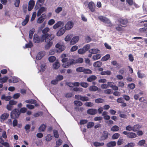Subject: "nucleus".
I'll list each match as a JSON object with an SVG mask.
<instances>
[{
  "instance_id": "obj_44",
  "label": "nucleus",
  "mask_w": 147,
  "mask_h": 147,
  "mask_svg": "<svg viewBox=\"0 0 147 147\" xmlns=\"http://www.w3.org/2000/svg\"><path fill=\"white\" fill-rule=\"evenodd\" d=\"M120 136V134L118 133H115L112 136V138L113 139H117Z\"/></svg>"
},
{
  "instance_id": "obj_34",
  "label": "nucleus",
  "mask_w": 147,
  "mask_h": 147,
  "mask_svg": "<svg viewBox=\"0 0 147 147\" xmlns=\"http://www.w3.org/2000/svg\"><path fill=\"white\" fill-rule=\"evenodd\" d=\"M119 127L116 125H115L113 126L111 129V130L113 132L117 131L119 130Z\"/></svg>"
},
{
  "instance_id": "obj_12",
  "label": "nucleus",
  "mask_w": 147,
  "mask_h": 147,
  "mask_svg": "<svg viewBox=\"0 0 147 147\" xmlns=\"http://www.w3.org/2000/svg\"><path fill=\"white\" fill-rule=\"evenodd\" d=\"M74 23L71 21L68 22L65 26V28L66 30L71 29L73 26Z\"/></svg>"
},
{
  "instance_id": "obj_4",
  "label": "nucleus",
  "mask_w": 147,
  "mask_h": 147,
  "mask_svg": "<svg viewBox=\"0 0 147 147\" xmlns=\"http://www.w3.org/2000/svg\"><path fill=\"white\" fill-rule=\"evenodd\" d=\"M20 114L19 110L18 109H15L11 112V118L13 119L18 118Z\"/></svg>"
},
{
  "instance_id": "obj_47",
  "label": "nucleus",
  "mask_w": 147,
  "mask_h": 147,
  "mask_svg": "<svg viewBox=\"0 0 147 147\" xmlns=\"http://www.w3.org/2000/svg\"><path fill=\"white\" fill-rule=\"evenodd\" d=\"M52 137L53 136L50 134H48L46 136V140L47 141H50L52 140Z\"/></svg>"
},
{
  "instance_id": "obj_59",
  "label": "nucleus",
  "mask_w": 147,
  "mask_h": 147,
  "mask_svg": "<svg viewBox=\"0 0 147 147\" xmlns=\"http://www.w3.org/2000/svg\"><path fill=\"white\" fill-rule=\"evenodd\" d=\"M33 45L31 42H30L29 43L25 45V48H31L32 47Z\"/></svg>"
},
{
  "instance_id": "obj_30",
  "label": "nucleus",
  "mask_w": 147,
  "mask_h": 147,
  "mask_svg": "<svg viewBox=\"0 0 147 147\" xmlns=\"http://www.w3.org/2000/svg\"><path fill=\"white\" fill-rule=\"evenodd\" d=\"M98 88L96 86H90L89 88V90L91 91H95L98 90Z\"/></svg>"
},
{
  "instance_id": "obj_57",
  "label": "nucleus",
  "mask_w": 147,
  "mask_h": 147,
  "mask_svg": "<svg viewBox=\"0 0 147 147\" xmlns=\"http://www.w3.org/2000/svg\"><path fill=\"white\" fill-rule=\"evenodd\" d=\"M78 46L75 45L72 47L70 51L71 52L74 51L78 49Z\"/></svg>"
},
{
  "instance_id": "obj_26",
  "label": "nucleus",
  "mask_w": 147,
  "mask_h": 147,
  "mask_svg": "<svg viewBox=\"0 0 147 147\" xmlns=\"http://www.w3.org/2000/svg\"><path fill=\"white\" fill-rule=\"evenodd\" d=\"M12 97L9 96H5V94H3L2 95L1 99L2 100H5L6 101H9L11 98Z\"/></svg>"
},
{
  "instance_id": "obj_8",
  "label": "nucleus",
  "mask_w": 147,
  "mask_h": 147,
  "mask_svg": "<svg viewBox=\"0 0 147 147\" xmlns=\"http://www.w3.org/2000/svg\"><path fill=\"white\" fill-rule=\"evenodd\" d=\"M75 98L76 99L80 100L83 102L88 101L89 100V98L88 97L80 95H76Z\"/></svg>"
},
{
  "instance_id": "obj_7",
  "label": "nucleus",
  "mask_w": 147,
  "mask_h": 147,
  "mask_svg": "<svg viewBox=\"0 0 147 147\" xmlns=\"http://www.w3.org/2000/svg\"><path fill=\"white\" fill-rule=\"evenodd\" d=\"M98 19L101 21L108 24L111 25L112 24L110 20L107 18L103 16H99L98 17Z\"/></svg>"
},
{
  "instance_id": "obj_61",
  "label": "nucleus",
  "mask_w": 147,
  "mask_h": 147,
  "mask_svg": "<svg viewBox=\"0 0 147 147\" xmlns=\"http://www.w3.org/2000/svg\"><path fill=\"white\" fill-rule=\"evenodd\" d=\"M62 10V8L61 7H58L55 10V12L57 13H59Z\"/></svg>"
},
{
  "instance_id": "obj_19",
  "label": "nucleus",
  "mask_w": 147,
  "mask_h": 147,
  "mask_svg": "<svg viewBox=\"0 0 147 147\" xmlns=\"http://www.w3.org/2000/svg\"><path fill=\"white\" fill-rule=\"evenodd\" d=\"M63 22H62L59 21L57 22V23L55 24L53 26V27L54 29H56L57 28L60 27L61 26H63Z\"/></svg>"
},
{
  "instance_id": "obj_40",
  "label": "nucleus",
  "mask_w": 147,
  "mask_h": 147,
  "mask_svg": "<svg viewBox=\"0 0 147 147\" xmlns=\"http://www.w3.org/2000/svg\"><path fill=\"white\" fill-rule=\"evenodd\" d=\"M101 57V56L100 54H96L94 55L92 57V59L94 61L99 59Z\"/></svg>"
},
{
  "instance_id": "obj_37",
  "label": "nucleus",
  "mask_w": 147,
  "mask_h": 147,
  "mask_svg": "<svg viewBox=\"0 0 147 147\" xmlns=\"http://www.w3.org/2000/svg\"><path fill=\"white\" fill-rule=\"evenodd\" d=\"M110 58V55L109 54H107L102 58L101 60L102 61H106L108 60Z\"/></svg>"
},
{
  "instance_id": "obj_1",
  "label": "nucleus",
  "mask_w": 147,
  "mask_h": 147,
  "mask_svg": "<svg viewBox=\"0 0 147 147\" xmlns=\"http://www.w3.org/2000/svg\"><path fill=\"white\" fill-rule=\"evenodd\" d=\"M83 62V59L82 58H78L76 60L73 59H69L68 61L65 63H63L62 66L63 67L66 68L69 67L70 65L78 63H81Z\"/></svg>"
},
{
  "instance_id": "obj_31",
  "label": "nucleus",
  "mask_w": 147,
  "mask_h": 147,
  "mask_svg": "<svg viewBox=\"0 0 147 147\" xmlns=\"http://www.w3.org/2000/svg\"><path fill=\"white\" fill-rule=\"evenodd\" d=\"M137 137V135L136 134L133 132H129L127 137L130 138H136Z\"/></svg>"
},
{
  "instance_id": "obj_36",
  "label": "nucleus",
  "mask_w": 147,
  "mask_h": 147,
  "mask_svg": "<svg viewBox=\"0 0 147 147\" xmlns=\"http://www.w3.org/2000/svg\"><path fill=\"white\" fill-rule=\"evenodd\" d=\"M133 131L134 132H136L140 128V127L139 124H136L133 127Z\"/></svg>"
},
{
  "instance_id": "obj_27",
  "label": "nucleus",
  "mask_w": 147,
  "mask_h": 147,
  "mask_svg": "<svg viewBox=\"0 0 147 147\" xmlns=\"http://www.w3.org/2000/svg\"><path fill=\"white\" fill-rule=\"evenodd\" d=\"M89 52L91 54H95L97 53H100V51L97 49H93L89 50Z\"/></svg>"
},
{
  "instance_id": "obj_60",
  "label": "nucleus",
  "mask_w": 147,
  "mask_h": 147,
  "mask_svg": "<svg viewBox=\"0 0 147 147\" xmlns=\"http://www.w3.org/2000/svg\"><path fill=\"white\" fill-rule=\"evenodd\" d=\"M53 132L54 137L56 138H58L59 137V136L57 131L56 130H54Z\"/></svg>"
},
{
  "instance_id": "obj_6",
  "label": "nucleus",
  "mask_w": 147,
  "mask_h": 147,
  "mask_svg": "<svg viewBox=\"0 0 147 147\" xmlns=\"http://www.w3.org/2000/svg\"><path fill=\"white\" fill-rule=\"evenodd\" d=\"M55 47L58 49L57 51L59 52H61L64 51L65 48V46L63 43L60 42L57 43L55 45Z\"/></svg>"
},
{
  "instance_id": "obj_22",
  "label": "nucleus",
  "mask_w": 147,
  "mask_h": 147,
  "mask_svg": "<svg viewBox=\"0 0 147 147\" xmlns=\"http://www.w3.org/2000/svg\"><path fill=\"white\" fill-rule=\"evenodd\" d=\"M66 29L63 27L61 28L57 33V35L58 36H60L62 35L65 33Z\"/></svg>"
},
{
  "instance_id": "obj_10",
  "label": "nucleus",
  "mask_w": 147,
  "mask_h": 147,
  "mask_svg": "<svg viewBox=\"0 0 147 147\" xmlns=\"http://www.w3.org/2000/svg\"><path fill=\"white\" fill-rule=\"evenodd\" d=\"M33 41L34 42L36 43H38L40 42H42L43 41H42V36L40 38L36 34H35L34 35V38Z\"/></svg>"
},
{
  "instance_id": "obj_39",
  "label": "nucleus",
  "mask_w": 147,
  "mask_h": 147,
  "mask_svg": "<svg viewBox=\"0 0 147 147\" xmlns=\"http://www.w3.org/2000/svg\"><path fill=\"white\" fill-rule=\"evenodd\" d=\"M94 145L96 147L104 145L103 142L100 143L97 142H95L93 143Z\"/></svg>"
},
{
  "instance_id": "obj_3",
  "label": "nucleus",
  "mask_w": 147,
  "mask_h": 147,
  "mask_svg": "<svg viewBox=\"0 0 147 147\" xmlns=\"http://www.w3.org/2000/svg\"><path fill=\"white\" fill-rule=\"evenodd\" d=\"M54 37V35H51V36L50 37L47 38V41L46 40V39H47L46 38V39H45V42L47 43L45 45V48L46 49H49L52 45L53 44V42L51 41V40L53 39Z\"/></svg>"
},
{
  "instance_id": "obj_5",
  "label": "nucleus",
  "mask_w": 147,
  "mask_h": 147,
  "mask_svg": "<svg viewBox=\"0 0 147 147\" xmlns=\"http://www.w3.org/2000/svg\"><path fill=\"white\" fill-rule=\"evenodd\" d=\"M90 45L87 44L85 45L82 49H80L78 50V52L80 54H83L88 50L90 47Z\"/></svg>"
},
{
  "instance_id": "obj_32",
  "label": "nucleus",
  "mask_w": 147,
  "mask_h": 147,
  "mask_svg": "<svg viewBox=\"0 0 147 147\" xmlns=\"http://www.w3.org/2000/svg\"><path fill=\"white\" fill-rule=\"evenodd\" d=\"M60 66V64L58 61H56L53 65V68L55 69L58 68Z\"/></svg>"
},
{
  "instance_id": "obj_64",
  "label": "nucleus",
  "mask_w": 147,
  "mask_h": 147,
  "mask_svg": "<svg viewBox=\"0 0 147 147\" xmlns=\"http://www.w3.org/2000/svg\"><path fill=\"white\" fill-rule=\"evenodd\" d=\"M133 128L130 125H128L126 127V130L128 131H133Z\"/></svg>"
},
{
  "instance_id": "obj_17",
  "label": "nucleus",
  "mask_w": 147,
  "mask_h": 147,
  "mask_svg": "<svg viewBox=\"0 0 147 147\" xmlns=\"http://www.w3.org/2000/svg\"><path fill=\"white\" fill-rule=\"evenodd\" d=\"M79 39V37L78 36H76L73 38L71 40L70 44L71 45H73L77 42Z\"/></svg>"
},
{
  "instance_id": "obj_35",
  "label": "nucleus",
  "mask_w": 147,
  "mask_h": 147,
  "mask_svg": "<svg viewBox=\"0 0 147 147\" xmlns=\"http://www.w3.org/2000/svg\"><path fill=\"white\" fill-rule=\"evenodd\" d=\"M46 126L44 124H42L39 127L38 129L40 132L44 131L46 129Z\"/></svg>"
},
{
  "instance_id": "obj_54",
  "label": "nucleus",
  "mask_w": 147,
  "mask_h": 147,
  "mask_svg": "<svg viewBox=\"0 0 147 147\" xmlns=\"http://www.w3.org/2000/svg\"><path fill=\"white\" fill-rule=\"evenodd\" d=\"M135 146V144L133 142L128 143V144L124 146V147H133Z\"/></svg>"
},
{
  "instance_id": "obj_21",
  "label": "nucleus",
  "mask_w": 147,
  "mask_h": 147,
  "mask_svg": "<svg viewBox=\"0 0 147 147\" xmlns=\"http://www.w3.org/2000/svg\"><path fill=\"white\" fill-rule=\"evenodd\" d=\"M87 113L90 115H94L97 113V110L95 109H88L87 111Z\"/></svg>"
},
{
  "instance_id": "obj_25",
  "label": "nucleus",
  "mask_w": 147,
  "mask_h": 147,
  "mask_svg": "<svg viewBox=\"0 0 147 147\" xmlns=\"http://www.w3.org/2000/svg\"><path fill=\"white\" fill-rule=\"evenodd\" d=\"M29 16L28 15H26L25 19L22 22V25L23 26L26 25L27 24L29 20Z\"/></svg>"
},
{
  "instance_id": "obj_20",
  "label": "nucleus",
  "mask_w": 147,
  "mask_h": 147,
  "mask_svg": "<svg viewBox=\"0 0 147 147\" xmlns=\"http://www.w3.org/2000/svg\"><path fill=\"white\" fill-rule=\"evenodd\" d=\"M108 133L106 131H104L103 132L102 135L100 137V139L101 140H105L108 138Z\"/></svg>"
},
{
  "instance_id": "obj_33",
  "label": "nucleus",
  "mask_w": 147,
  "mask_h": 147,
  "mask_svg": "<svg viewBox=\"0 0 147 147\" xmlns=\"http://www.w3.org/2000/svg\"><path fill=\"white\" fill-rule=\"evenodd\" d=\"M102 65V62L99 61L95 62L93 64V66L95 67H100Z\"/></svg>"
},
{
  "instance_id": "obj_23",
  "label": "nucleus",
  "mask_w": 147,
  "mask_h": 147,
  "mask_svg": "<svg viewBox=\"0 0 147 147\" xmlns=\"http://www.w3.org/2000/svg\"><path fill=\"white\" fill-rule=\"evenodd\" d=\"M47 9L45 7H42L39 9L37 13V16H40L42 13L43 12L46 11Z\"/></svg>"
},
{
  "instance_id": "obj_41",
  "label": "nucleus",
  "mask_w": 147,
  "mask_h": 147,
  "mask_svg": "<svg viewBox=\"0 0 147 147\" xmlns=\"http://www.w3.org/2000/svg\"><path fill=\"white\" fill-rule=\"evenodd\" d=\"M75 105L78 106H81L83 105L82 103L79 100H75L74 102Z\"/></svg>"
},
{
  "instance_id": "obj_38",
  "label": "nucleus",
  "mask_w": 147,
  "mask_h": 147,
  "mask_svg": "<svg viewBox=\"0 0 147 147\" xmlns=\"http://www.w3.org/2000/svg\"><path fill=\"white\" fill-rule=\"evenodd\" d=\"M35 31V29L34 28H32L29 31V38L30 39H32V37L33 34L34 33Z\"/></svg>"
},
{
  "instance_id": "obj_56",
  "label": "nucleus",
  "mask_w": 147,
  "mask_h": 147,
  "mask_svg": "<svg viewBox=\"0 0 147 147\" xmlns=\"http://www.w3.org/2000/svg\"><path fill=\"white\" fill-rule=\"evenodd\" d=\"M145 140H140L138 142V144L140 146H142L145 143Z\"/></svg>"
},
{
  "instance_id": "obj_45",
  "label": "nucleus",
  "mask_w": 147,
  "mask_h": 147,
  "mask_svg": "<svg viewBox=\"0 0 147 147\" xmlns=\"http://www.w3.org/2000/svg\"><path fill=\"white\" fill-rule=\"evenodd\" d=\"M45 19V18H43L40 17L38 19L37 22L38 24H41L43 22Z\"/></svg>"
},
{
  "instance_id": "obj_63",
  "label": "nucleus",
  "mask_w": 147,
  "mask_h": 147,
  "mask_svg": "<svg viewBox=\"0 0 147 147\" xmlns=\"http://www.w3.org/2000/svg\"><path fill=\"white\" fill-rule=\"evenodd\" d=\"M85 39L86 42L87 43L89 42L91 40V39L89 36H85Z\"/></svg>"
},
{
  "instance_id": "obj_52",
  "label": "nucleus",
  "mask_w": 147,
  "mask_h": 147,
  "mask_svg": "<svg viewBox=\"0 0 147 147\" xmlns=\"http://www.w3.org/2000/svg\"><path fill=\"white\" fill-rule=\"evenodd\" d=\"M55 23V20L53 19L50 20L48 22V24L51 26L53 24Z\"/></svg>"
},
{
  "instance_id": "obj_50",
  "label": "nucleus",
  "mask_w": 147,
  "mask_h": 147,
  "mask_svg": "<svg viewBox=\"0 0 147 147\" xmlns=\"http://www.w3.org/2000/svg\"><path fill=\"white\" fill-rule=\"evenodd\" d=\"M80 85L82 87L84 88H86L88 87V84L87 82H81L80 83Z\"/></svg>"
},
{
  "instance_id": "obj_48",
  "label": "nucleus",
  "mask_w": 147,
  "mask_h": 147,
  "mask_svg": "<svg viewBox=\"0 0 147 147\" xmlns=\"http://www.w3.org/2000/svg\"><path fill=\"white\" fill-rule=\"evenodd\" d=\"M56 58L54 56H51L49 57L48 59L49 62H54L56 60Z\"/></svg>"
},
{
  "instance_id": "obj_62",
  "label": "nucleus",
  "mask_w": 147,
  "mask_h": 147,
  "mask_svg": "<svg viewBox=\"0 0 147 147\" xmlns=\"http://www.w3.org/2000/svg\"><path fill=\"white\" fill-rule=\"evenodd\" d=\"M63 77L62 75H58L57 76L56 79L58 81H61L63 79Z\"/></svg>"
},
{
  "instance_id": "obj_55",
  "label": "nucleus",
  "mask_w": 147,
  "mask_h": 147,
  "mask_svg": "<svg viewBox=\"0 0 147 147\" xmlns=\"http://www.w3.org/2000/svg\"><path fill=\"white\" fill-rule=\"evenodd\" d=\"M95 101L96 103H102L104 101V100L101 98H98L96 99Z\"/></svg>"
},
{
  "instance_id": "obj_9",
  "label": "nucleus",
  "mask_w": 147,
  "mask_h": 147,
  "mask_svg": "<svg viewBox=\"0 0 147 147\" xmlns=\"http://www.w3.org/2000/svg\"><path fill=\"white\" fill-rule=\"evenodd\" d=\"M88 6L89 9L92 12H93L95 11L96 5L92 1L90 2L88 4Z\"/></svg>"
},
{
  "instance_id": "obj_53",
  "label": "nucleus",
  "mask_w": 147,
  "mask_h": 147,
  "mask_svg": "<svg viewBox=\"0 0 147 147\" xmlns=\"http://www.w3.org/2000/svg\"><path fill=\"white\" fill-rule=\"evenodd\" d=\"M84 68L83 67H80L77 68L76 69V71L77 72H84Z\"/></svg>"
},
{
  "instance_id": "obj_42",
  "label": "nucleus",
  "mask_w": 147,
  "mask_h": 147,
  "mask_svg": "<svg viewBox=\"0 0 147 147\" xmlns=\"http://www.w3.org/2000/svg\"><path fill=\"white\" fill-rule=\"evenodd\" d=\"M111 72L109 70H107V71H102L101 73L100 74L101 75H109L111 74Z\"/></svg>"
},
{
  "instance_id": "obj_58",
  "label": "nucleus",
  "mask_w": 147,
  "mask_h": 147,
  "mask_svg": "<svg viewBox=\"0 0 147 147\" xmlns=\"http://www.w3.org/2000/svg\"><path fill=\"white\" fill-rule=\"evenodd\" d=\"M104 93L107 94H111L112 93V90L110 89H107L104 90Z\"/></svg>"
},
{
  "instance_id": "obj_29",
  "label": "nucleus",
  "mask_w": 147,
  "mask_h": 147,
  "mask_svg": "<svg viewBox=\"0 0 147 147\" xmlns=\"http://www.w3.org/2000/svg\"><path fill=\"white\" fill-rule=\"evenodd\" d=\"M116 142L115 141H111L107 144V147H114L116 146Z\"/></svg>"
},
{
  "instance_id": "obj_15",
  "label": "nucleus",
  "mask_w": 147,
  "mask_h": 147,
  "mask_svg": "<svg viewBox=\"0 0 147 147\" xmlns=\"http://www.w3.org/2000/svg\"><path fill=\"white\" fill-rule=\"evenodd\" d=\"M35 4V2L33 0H30L28 3V10L31 11L33 8Z\"/></svg>"
},
{
  "instance_id": "obj_11",
  "label": "nucleus",
  "mask_w": 147,
  "mask_h": 147,
  "mask_svg": "<svg viewBox=\"0 0 147 147\" xmlns=\"http://www.w3.org/2000/svg\"><path fill=\"white\" fill-rule=\"evenodd\" d=\"M118 22L121 26L125 27L126 26L128 20L126 19L121 18L118 20Z\"/></svg>"
},
{
  "instance_id": "obj_51",
  "label": "nucleus",
  "mask_w": 147,
  "mask_h": 147,
  "mask_svg": "<svg viewBox=\"0 0 147 147\" xmlns=\"http://www.w3.org/2000/svg\"><path fill=\"white\" fill-rule=\"evenodd\" d=\"M138 77L140 78H142L145 76V75L144 74H141L140 72V71H138L137 72Z\"/></svg>"
},
{
  "instance_id": "obj_24",
  "label": "nucleus",
  "mask_w": 147,
  "mask_h": 147,
  "mask_svg": "<svg viewBox=\"0 0 147 147\" xmlns=\"http://www.w3.org/2000/svg\"><path fill=\"white\" fill-rule=\"evenodd\" d=\"M97 79V77L95 75H92L90 76L87 78V80L88 82H91L94 81Z\"/></svg>"
},
{
  "instance_id": "obj_16",
  "label": "nucleus",
  "mask_w": 147,
  "mask_h": 147,
  "mask_svg": "<svg viewBox=\"0 0 147 147\" xmlns=\"http://www.w3.org/2000/svg\"><path fill=\"white\" fill-rule=\"evenodd\" d=\"M9 114L7 113H3L0 117V119L1 121H4L5 120L7 119L9 117Z\"/></svg>"
},
{
  "instance_id": "obj_43",
  "label": "nucleus",
  "mask_w": 147,
  "mask_h": 147,
  "mask_svg": "<svg viewBox=\"0 0 147 147\" xmlns=\"http://www.w3.org/2000/svg\"><path fill=\"white\" fill-rule=\"evenodd\" d=\"M8 79V77L7 76H5L0 79V82L2 84L6 82H7Z\"/></svg>"
},
{
  "instance_id": "obj_28",
  "label": "nucleus",
  "mask_w": 147,
  "mask_h": 147,
  "mask_svg": "<svg viewBox=\"0 0 147 147\" xmlns=\"http://www.w3.org/2000/svg\"><path fill=\"white\" fill-rule=\"evenodd\" d=\"M25 102L27 103L35 104V105L36 106H38V105L36 104V100L33 99L28 100H26Z\"/></svg>"
},
{
  "instance_id": "obj_2",
  "label": "nucleus",
  "mask_w": 147,
  "mask_h": 147,
  "mask_svg": "<svg viewBox=\"0 0 147 147\" xmlns=\"http://www.w3.org/2000/svg\"><path fill=\"white\" fill-rule=\"evenodd\" d=\"M50 29L49 28L46 27L42 30L43 34L42 35V41H44L45 39H46V40L47 41L48 38L50 37L51 35H54L53 34H49L47 32L49 31Z\"/></svg>"
},
{
  "instance_id": "obj_13",
  "label": "nucleus",
  "mask_w": 147,
  "mask_h": 147,
  "mask_svg": "<svg viewBox=\"0 0 147 147\" xmlns=\"http://www.w3.org/2000/svg\"><path fill=\"white\" fill-rule=\"evenodd\" d=\"M108 87H111L113 90H118V87L116 86L113 82H108L107 83Z\"/></svg>"
},
{
  "instance_id": "obj_14",
  "label": "nucleus",
  "mask_w": 147,
  "mask_h": 147,
  "mask_svg": "<svg viewBox=\"0 0 147 147\" xmlns=\"http://www.w3.org/2000/svg\"><path fill=\"white\" fill-rule=\"evenodd\" d=\"M45 0H38L36 2L35 8L36 9H38L43 5Z\"/></svg>"
},
{
  "instance_id": "obj_46",
  "label": "nucleus",
  "mask_w": 147,
  "mask_h": 147,
  "mask_svg": "<svg viewBox=\"0 0 147 147\" xmlns=\"http://www.w3.org/2000/svg\"><path fill=\"white\" fill-rule=\"evenodd\" d=\"M94 125V123L93 122H89L87 124V126L88 128H90L92 127Z\"/></svg>"
},
{
  "instance_id": "obj_49",
  "label": "nucleus",
  "mask_w": 147,
  "mask_h": 147,
  "mask_svg": "<svg viewBox=\"0 0 147 147\" xmlns=\"http://www.w3.org/2000/svg\"><path fill=\"white\" fill-rule=\"evenodd\" d=\"M92 71L90 69H86L84 68V73L85 74H92Z\"/></svg>"
},
{
  "instance_id": "obj_18",
  "label": "nucleus",
  "mask_w": 147,
  "mask_h": 147,
  "mask_svg": "<svg viewBox=\"0 0 147 147\" xmlns=\"http://www.w3.org/2000/svg\"><path fill=\"white\" fill-rule=\"evenodd\" d=\"M45 54V51H40L37 54L36 59L37 60H39L40 59L43 57H44Z\"/></svg>"
}]
</instances>
